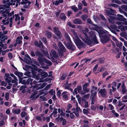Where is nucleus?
Masks as SVG:
<instances>
[{
  "mask_svg": "<svg viewBox=\"0 0 127 127\" xmlns=\"http://www.w3.org/2000/svg\"><path fill=\"white\" fill-rule=\"evenodd\" d=\"M83 35L80 36V38L87 45H91L92 41L96 44H98L99 42L96 39V35L93 32H88L87 28L83 31Z\"/></svg>",
  "mask_w": 127,
  "mask_h": 127,
  "instance_id": "1",
  "label": "nucleus"
},
{
  "mask_svg": "<svg viewBox=\"0 0 127 127\" xmlns=\"http://www.w3.org/2000/svg\"><path fill=\"white\" fill-rule=\"evenodd\" d=\"M99 36L100 41L103 44H105L107 42L110 40V38L108 35L111 36L109 32L105 30H99L98 32Z\"/></svg>",
  "mask_w": 127,
  "mask_h": 127,
  "instance_id": "2",
  "label": "nucleus"
},
{
  "mask_svg": "<svg viewBox=\"0 0 127 127\" xmlns=\"http://www.w3.org/2000/svg\"><path fill=\"white\" fill-rule=\"evenodd\" d=\"M15 4L14 2L13 3H11L10 2H7L6 4L4 5H1V9H5V10H1V16H3L5 17V19H6L7 18V15L9 12V6L13 5H14Z\"/></svg>",
  "mask_w": 127,
  "mask_h": 127,
  "instance_id": "3",
  "label": "nucleus"
},
{
  "mask_svg": "<svg viewBox=\"0 0 127 127\" xmlns=\"http://www.w3.org/2000/svg\"><path fill=\"white\" fill-rule=\"evenodd\" d=\"M73 39L75 44L78 48H85L86 46V45L81 41L78 36L74 37Z\"/></svg>",
  "mask_w": 127,
  "mask_h": 127,
  "instance_id": "4",
  "label": "nucleus"
},
{
  "mask_svg": "<svg viewBox=\"0 0 127 127\" xmlns=\"http://www.w3.org/2000/svg\"><path fill=\"white\" fill-rule=\"evenodd\" d=\"M102 97H106L107 95V92L106 89H101L98 92Z\"/></svg>",
  "mask_w": 127,
  "mask_h": 127,
  "instance_id": "5",
  "label": "nucleus"
},
{
  "mask_svg": "<svg viewBox=\"0 0 127 127\" xmlns=\"http://www.w3.org/2000/svg\"><path fill=\"white\" fill-rule=\"evenodd\" d=\"M66 46L67 48L71 50L74 51L76 49L75 46L73 44V43L71 41L67 43Z\"/></svg>",
  "mask_w": 127,
  "mask_h": 127,
  "instance_id": "6",
  "label": "nucleus"
},
{
  "mask_svg": "<svg viewBox=\"0 0 127 127\" xmlns=\"http://www.w3.org/2000/svg\"><path fill=\"white\" fill-rule=\"evenodd\" d=\"M54 31L55 34L59 38H61L62 36V34L58 27H55L54 28Z\"/></svg>",
  "mask_w": 127,
  "mask_h": 127,
  "instance_id": "7",
  "label": "nucleus"
},
{
  "mask_svg": "<svg viewBox=\"0 0 127 127\" xmlns=\"http://www.w3.org/2000/svg\"><path fill=\"white\" fill-rule=\"evenodd\" d=\"M81 112L82 110H81L80 108L77 105L76 109V111H73V113L75 114L76 117H79V114Z\"/></svg>",
  "mask_w": 127,
  "mask_h": 127,
  "instance_id": "8",
  "label": "nucleus"
},
{
  "mask_svg": "<svg viewBox=\"0 0 127 127\" xmlns=\"http://www.w3.org/2000/svg\"><path fill=\"white\" fill-rule=\"evenodd\" d=\"M50 55L55 59H57L59 57L58 54L54 50H52L50 53Z\"/></svg>",
  "mask_w": 127,
  "mask_h": 127,
  "instance_id": "9",
  "label": "nucleus"
},
{
  "mask_svg": "<svg viewBox=\"0 0 127 127\" xmlns=\"http://www.w3.org/2000/svg\"><path fill=\"white\" fill-rule=\"evenodd\" d=\"M58 46L59 48L60 51L63 52L65 51L66 49L61 42H58Z\"/></svg>",
  "mask_w": 127,
  "mask_h": 127,
  "instance_id": "10",
  "label": "nucleus"
},
{
  "mask_svg": "<svg viewBox=\"0 0 127 127\" xmlns=\"http://www.w3.org/2000/svg\"><path fill=\"white\" fill-rule=\"evenodd\" d=\"M116 19L117 20L120 21H125L126 20V18H124L123 15L119 14H117Z\"/></svg>",
  "mask_w": 127,
  "mask_h": 127,
  "instance_id": "11",
  "label": "nucleus"
},
{
  "mask_svg": "<svg viewBox=\"0 0 127 127\" xmlns=\"http://www.w3.org/2000/svg\"><path fill=\"white\" fill-rule=\"evenodd\" d=\"M45 59L43 58V57H38V59L40 64L42 65H44L45 64L44 63L45 62Z\"/></svg>",
  "mask_w": 127,
  "mask_h": 127,
  "instance_id": "12",
  "label": "nucleus"
},
{
  "mask_svg": "<svg viewBox=\"0 0 127 127\" xmlns=\"http://www.w3.org/2000/svg\"><path fill=\"white\" fill-rule=\"evenodd\" d=\"M67 92L65 91L63 92L62 94V95L63 96L64 99L66 100L68 99V96Z\"/></svg>",
  "mask_w": 127,
  "mask_h": 127,
  "instance_id": "13",
  "label": "nucleus"
},
{
  "mask_svg": "<svg viewBox=\"0 0 127 127\" xmlns=\"http://www.w3.org/2000/svg\"><path fill=\"white\" fill-rule=\"evenodd\" d=\"M121 87L122 89V92L123 94H125L127 90L126 88L125 87L124 83L123 81L122 82Z\"/></svg>",
  "mask_w": 127,
  "mask_h": 127,
  "instance_id": "14",
  "label": "nucleus"
},
{
  "mask_svg": "<svg viewBox=\"0 0 127 127\" xmlns=\"http://www.w3.org/2000/svg\"><path fill=\"white\" fill-rule=\"evenodd\" d=\"M90 92L91 93V96L92 97V98H93L96 96L97 93V92L94 91V90L93 89H92L91 91Z\"/></svg>",
  "mask_w": 127,
  "mask_h": 127,
  "instance_id": "15",
  "label": "nucleus"
},
{
  "mask_svg": "<svg viewBox=\"0 0 127 127\" xmlns=\"http://www.w3.org/2000/svg\"><path fill=\"white\" fill-rule=\"evenodd\" d=\"M118 28L121 31H125L127 30V26L124 25L119 26L118 27Z\"/></svg>",
  "mask_w": 127,
  "mask_h": 127,
  "instance_id": "16",
  "label": "nucleus"
},
{
  "mask_svg": "<svg viewBox=\"0 0 127 127\" xmlns=\"http://www.w3.org/2000/svg\"><path fill=\"white\" fill-rule=\"evenodd\" d=\"M73 23L75 24H79L81 25L82 24V22L81 20L78 18L74 20L73 22Z\"/></svg>",
  "mask_w": 127,
  "mask_h": 127,
  "instance_id": "17",
  "label": "nucleus"
},
{
  "mask_svg": "<svg viewBox=\"0 0 127 127\" xmlns=\"http://www.w3.org/2000/svg\"><path fill=\"white\" fill-rule=\"evenodd\" d=\"M117 46L120 49H122L123 44L122 43L118 41H117L115 42Z\"/></svg>",
  "mask_w": 127,
  "mask_h": 127,
  "instance_id": "18",
  "label": "nucleus"
},
{
  "mask_svg": "<svg viewBox=\"0 0 127 127\" xmlns=\"http://www.w3.org/2000/svg\"><path fill=\"white\" fill-rule=\"evenodd\" d=\"M32 80H33L31 78H29L25 82L24 84H28L30 83L31 85H32Z\"/></svg>",
  "mask_w": 127,
  "mask_h": 127,
  "instance_id": "19",
  "label": "nucleus"
},
{
  "mask_svg": "<svg viewBox=\"0 0 127 127\" xmlns=\"http://www.w3.org/2000/svg\"><path fill=\"white\" fill-rule=\"evenodd\" d=\"M60 18L63 21L65 20L66 19V16L64 13H61L60 15Z\"/></svg>",
  "mask_w": 127,
  "mask_h": 127,
  "instance_id": "20",
  "label": "nucleus"
},
{
  "mask_svg": "<svg viewBox=\"0 0 127 127\" xmlns=\"http://www.w3.org/2000/svg\"><path fill=\"white\" fill-rule=\"evenodd\" d=\"M64 36L67 42H70V41H71L70 40V37L68 34L66 33H65L64 34Z\"/></svg>",
  "mask_w": 127,
  "mask_h": 127,
  "instance_id": "21",
  "label": "nucleus"
},
{
  "mask_svg": "<svg viewBox=\"0 0 127 127\" xmlns=\"http://www.w3.org/2000/svg\"><path fill=\"white\" fill-rule=\"evenodd\" d=\"M37 94L36 92H34L30 96V98L32 100H35V96Z\"/></svg>",
  "mask_w": 127,
  "mask_h": 127,
  "instance_id": "22",
  "label": "nucleus"
},
{
  "mask_svg": "<svg viewBox=\"0 0 127 127\" xmlns=\"http://www.w3.org/2000/svg\"><path fill=\"white\" fill-rule=\"evenodd\" d=\"M2 48L4 50L6 48V47L5 46V45L3 44H0V55L2 51Z\"/></svg>",
  "mask_w": 127,
  "mask_h": 127,
  "instance_id": "23",
  "label": "nucleus"
},
{
  "mask_svg": "<svg viewBox=\"0 0 127 127\" xmlns=\"http://www.w3.org/2000/svg\"><path fill=\"white\" fill-rule=\"evenodd\" d=\"M48 75V73L45 71H42L41 73V76L45 78Z\"/></svg>",
  "mask_w": 127,
  "mask_h": 127,
  "instance_id": "24",
  "label": "nucleus"
},
{
  "mask_svg": "<svg viewBox=\"0 0 127 127\" xmlns=\"http://www.w3.org/2000/svg\"><path fill=\"white\" fill-rule=\"evenodd\" d=\"M32 60H30L28 58L25 57L24 58V61L28 64H30L31 63Z\"/></svg>",
  "mask_w": 127,
  "mask_h": 127,
  "instance_id": "25",
  "label": "nucleus"
},
{
  "mask_svg": "<svg viewBox=\"0 0 127 127\" xmlns=\"http://www.w3.org/2000/svg\"><path fill=\"white\" fill-rule=\"evenodd\" d=\"M83 89L84 91L85 92H82L81 93V95H84L86 93L90 91L89 88H87Z\"/></svg>",
  "mask_w": 127,
  "mask_h": 127,
  "instance_id": "26",
  "label": "nucleus"
},
{
  "mask_svg": "<svg viewBox=\"0 0 127 127\" xmlns=\"http://www.w3.org/2000/svg\"><path fill=\"white\" fill-rule=\"evenodd\" d=\"M111 50L112 51L113 53L115 54H116L119 51V49L118 48H116L115 49L113 48Z\"/></svg>",
  "mask_w": 127,
  "mask_h": 127,
  "instance_id": "27",
  "label": "nucleus"
},
{
  "mask_svg": "<svg viewBox=\"0 0 127 127\" xmlns=\"http://www.w3.org/2000/svg\"><path fill=\"white\" fill-rule=\"evenodd\" d=\"M52 33L51 32H49L48 31H47L46 32L45 34L48 38H50L52 36Z\"/></svg>",
  "mask_w": 127,
  "mask_h": 127,
  "instance_id": "28",
  "label": "nucleus"
},
{
  "mask_svg": "<svg viewBox=\"0 0 127 127\" xmlns=\"http://www.w3.org/2000/svg\"><path fill=\"white\" fill-rule=\"evenodd\" d=\"M120 35L122 37H124L125 38H126L127 36V34L126 32H122L120 34Z\"/></svg>",
  "mask_w": 127,
  "mask_h": 127,
  "instance_id": "29",
  "label": "nucleus"
},
{
  "mask_svg": "<svg viewBox=\"0 0 127 127\" xmlns=\"http://www.w3.org/2000/svg\"><path fill=\"white\" fill-rule=\"evenodd\" d=\"M21 112L20 109H16L13 110V113L17 114H19Z\"/></svg>",
  "mask_w": 127,
  "mask_h": 127,
  "instance_id": "30",
  "label": "nucleus"
},
{
  "mask_svg": "<svg viewBox=\"0 0 127 127\" xmlns=\"http://www.w3.org/2000/svg\"><path fill=\"white\" fill-rule=\"evenodd\" d=\"M35 54L36 56H38V57H41L43 56V55L41 53L38 51H36L35 52Z\"/></svg>",
  "mask_w": 127,
  "mask_h": 127,
  "instance_id": "31",
  "label": "nucleus"
},
{
  "mask_svg": "<svg viewBox=\"0 0 127 127\" xmlns=\"http://www.w3.org/2000/svg\"><path fill=\"white\" fill-rule=\"evenodd\" d=\"M71 8L75 12H77L78 11V9L75 6V5L72 6Z\"/></svg>",
  "mask_w": 127,
  "mask_h": 127,
  "instance_id": "32",
  "label": "nucleus"
},
{
  "mask_svg": "<svg viewBox=\"0 0 127 127\" xmlns=\"http://www.w3.org/2000/svg\"><path fill=\"white\" fill-rule=\"evenodd\" d=\"M27 115V113L24 111H22L21 114V115L22 118L25 117Z\"/></svg>",
  "mask_w": 127,
  "mask_h": 127,
  "instance_id": "33",
  "label": "nucleus"
},
{
  "mask_svg": "<svg viewBox=\"0 0 127 127\" xmlns=\"http://www.w3.org/2000/svg\"><path fill=\"white\" fill-rule=\"evenodd\" d=\"M83 6L82 4L80 2H79L78 5V10H81L82 9V6Z\"/></svg>",
  "mask_w": 127,
  "mask_h": 127,
  "instance_id": "34",
  "label": "nucleus"
},
{
  "mask_svg": "<svg viewBox=\"0 0 127 127\" xmlns=\"http://www.w3.org/2000/svg\"><path fill=\"white\" fill-rule=\"evenodd\" d=\"M88 16L87 15H83L81 16V18L83 21H85L87 18Z\"/></svg>",
  "mask_w": 127,
  "mask_h": 127,
  "instance_id": "35",
  "label": "nucleus"
},
{
  "mask_svg": "<svg viewBox=\"0 0 127 127\" xmlns=\"http://www.w3.org/2000/svg\"><path fill=\"white\" fill-rule=\"evenodd\" d=\"M39 98L41 99L43 101H46L47 100V99H46V98L43 95L40 96L39 97Z\"/></svg>",
  "mask_w": 127,
  "mask_h": 127,
  "instance_id": "36",
  "label": "nucleus"
},
{
  "mask_svg": "<svg viewBox=\"0 0 127 127\" xmlns=\"http://www.w3.org/2000/svg\"><path fill=\"white\" fill-rule=\"evenodd\" d=\"M77 90L78 93L81 94L82 92V87L80 86H79L77 88Z\"/></svg>",
  "mask_w": 127,
  "mask_h": 127,
  "instance_id": "37",
  "label": "nucleus"
},
{
  "mask_svg": "<svg viewBox=\"0 0 127 127\" xmlns=\"http://www.w3.org/2000/svg\"><path fill=\"white\" fill-rule=\"evenodd\" d=\"M89 109L87 108V109H84L83 110V112L84 114H87L88 113V110Z\"/></svg>",
  "mask_w": 127,
  "mask_h": 127,
  "instance_id": "38",
  "label": "nucleus"
},
{
  "mask_svg": "<svg viewBox=\"0 0 127 127\" xmlns=\"http://www.w3.org/2000/svg\"><path fill=\"white\" fill-rule=\"evenodd\" d=\"M70 31L74 34L75 36V37L78 36L77 33L75 32L74 30L71 29H70Z\"/></svg>",
  "mask_w": 127,
  "mask_h": 127,
  "instance_id": "39",
  "label": "nucleus"
},
{
  "mask_svg": "<svg viewBox=\"0 0 127 127\" xmlns=\"http://www.w3.org/2000/svg\"><path fill=\"white\" fill-rule=\"evenodd\" d=\"M15 16L16 17L15 19V21H17V20H20V17L19 16L18 14H15Z\"/></svg>",
  "mask_w": 127,
  "mask_h": 127,
  "instance_id": "40",
  "label": "nucleus"
},
{
  "mask_svg": "<svg viewBox=\"0 0 127 127\" xmlns=\"http://www.w3.org/2000/svg\"><path fill=\"white\" fill-rule=\"evenodd\" d=\"M64 52L61 51H60L59 52V55L61 58H62L64 56V54L63 52Z\"/></svg>",
  "mask_w": 127,
  "mask_h": 127,
  "instance_id": "41",
  "label": "nucleus"
},
{
  "mask_svg": "<svg viewBox=\"0 0 127 127\" xmlns=\"http://www.w3.org/2000/svg\"><path fill=\"white\" fill-rule=\"evenodd\" d=\"M49 93L52 95L55 94V91H53V89H51L49 91Z\"/></svg>",
  "mask_w": 127,
  "mask_h": 127,
  "instance_id": "42",
  "label": "nucleus"
},
{
  "mask_svg": "<svg viewBox=\"0 0 127 127\" xmlns=\"http://www.w3.org/2000/svg\"><path fill=\"white\" fill-rule=\"evenodd\" d=\"M42 41L44 43H45L46 44H47V39L45 37H43L41 39Z\"/></svg>",
  "mask_w": 127,
  "mask_h": 127,
  "instance_id": "43",
  "label": "nucleus"
},
{
  "mask_svg": "<svg viewBox=\"0 0 127 127\" xmlns=\"http://www.w3.org/2000/svg\"><path fill=\"white\" fill-rule=\"evenodd\" d=\"M45 62L50 65H51L52 64V63L49 60H47L46 59H45Z\"/></svg>",
  "mask_w": 127,
  "mask_h": 127,
  "instance_id": "44",
  "label": "nucleus"
},
{
  "mask_svg": "<svg viewBox=\"0 0 127 127\" xmlns=\"http://www.w3.org/2000/svg\"><path fill=\"white\" fill-rule=\"evenodd\" d=\"M89 84L88 83H85L83 85V89L87 88V87L88 86Z\"/></svg>",
  "mask_w": 127,
  "mask_h": 127,
  "instance_id": "45",
  "label": "nucleus"
},
{
  "mask_svg": "<svg viewBox=\"0 0 127 127\" xmlns=\"http://www.w3.org/2000/svg\"><path fill=\"white\" fill-rule=\"evenodd\" d=\"M87 21L89 23L94 26V25L93 24V22L91 21L90 18H88L87 19Z\"/></svg>",
  "mask_w": 127,
  "mask_h": 127,
  "instance_id": "46",
  "label": "nucleus"
},
{
  "mask_svg": "<svg viewBox=\"0 0 127 127\" xmlns=\"http://www.w3.org/2000/svg\"><path fill=\"white\" fill-rule=\"evenodd\" d=\"M67 24L72 28H73L75 27V26L74 25H72L70 22H68L67 23Z\"/></svg>",
  "mask_w": 127,
  "mask_h": 127,
  "instance_id": "47",
  "label": "nucleus"
},
{
  "mask_svg": "<svg viewBox=\"0 0 127 127\" xmlns=\"http://www.w3.org/2000/svg\"><path fill=\"white\" fill-rule=\"evenodd\" d=\"M110 11H111L110 15H113L115 13V11L111 8L110 9Z\"/></svg>",
  "mask_w": 127,
  "mask_h": 127,
  "instance_id": "48",
  "label": "nucleus"
},
{
  "mask_svg": "<svg viewBox=\"0 0 127 127\" xmlns=\"http://www.w3.org/2000/svg\"><path fill=\"white\" fill-rule=\"evenodd\" d=\"M14 14V11H12L11 12L8 13L7 14V16L8 17L11 16L13 14Z\"/></svg>",
  "mask_w": 127,
  "mask_h": 127,
  "instance_id": "49",
  "label": "nucleus"
},
{
  "mask_svg": "<svg viewBox=\"0 0 127 127\" xmlns=\"http://www.w3.org/2000/svg\"><path fill=\"white\" fill-rule=\"evenodd\" d=\"M44 90H39V94L40 95H41L43 94L44 92Z\"/></svg>",
  "mask_w": 127,
  "mask_h": 127,
  "instance_id": "50",
  "label": "nucleus"
},
{
  "mask_svg": "<svg viewBox=\"0 0 127 127\" xmlns=\"http://www.w3.org/2000/svg\"><path fill=\"white\" fill-rule=\"evenodd\" d=\"M100 18L102 20L105 21H106V19L104 16L102 15H100Z\"/></svg>",
  "mask_w": 127,
  "mask_h": 127,
  "instance_id": "51",
  "label": "nucleus"
},
{
  "mask_svg": "<svg viewBox=\"0 0 127 127\" xmlns=\"http://www.w3.org/2000/svg\"><path fill=\"white\" fill-rule=\"evenodd\" d=\"M66 77V75L64 74H63L61 76V79L62 80H64Z\"/></svg>",
  "mask_w": 127,
  "mask_h": 127,
  "instance_id": "52",
  "label": "nucleus"
},
{
  "mask_svg": "<svg viewBox=\"0 0 127 127\" xmlns=\"http://www.w3.org/2000/svg\"><path fill=\"white\" fill-rule=\"evenodd\" d=\"M26 87L25 85L22 86L20 88L19 90L22 91L23 90H24V89H25Z\"/></svg>",
  "mask_w": 127,
  "mask_h": 127,
  "instance_id": "53",
  "label": "nucleus"
},
{
  "mask_svg": "<svg viewBox=\"0 0 127 127\" xmlns=\"http://www.w3.org/2000/svg\"><path fill=\"white\" fill-rule=\"evenodd\" d=\"M9 93H6L5 94V98L7 100L9 99Z\"/></svg>",
  "mask_w": 127,
  "mask_h": 127,
  "instance_id": "54",
  "label": "nucleus"
},
{
  "mask_svg": "<svg viewBox=\"0 0 127 127\" xmlns=\"http://www.w3.org/2000/svg\"><path fill=\"white\" fill-rule=\"evenodd\" d=\"M43 44L41 41H39V46L38 47H41L42 48L43 47Z\"/></svg>",
  "mask_w": 127,
  "mask_h": 127,
  "instance_id": "55",
  "label": "nucleus"
},
{
  "mask_svg": "<svg viewBox=\"0 0 127 127\" xmlns=\"http://www.w3.org/2000/svg\"><path fill=\"white\" fill-rule=\"evenodd\" d=\"M110 30L113 33H114L115 35H117V33L115 31L112 29H110Z\"/></svg>",
  "mask_w": 127,
  "mask_h": 127,
  "instance_id": "56",
  "label": "nucleus"
},
{
  "mask_svg": "<svg viewBox=\"0 0 127 127\" xmlns=\"http://www.w3.org/2000/svg\"><path fill=\"white\" fill-rule=\"evenodd\" d=\"M74 113H73V112L72 113H70V117L71 119H73L74 118L75 116L74 115Z\"/></svg>",
  "mask_w": 127,
  "mask_h": 127,
  "instance_id": "57",
  "label": "nucleus"
},
{
  "mask_svg": "<svg viewBox=\"0 0 127 127\" xmlns=\"http://www.w3.org/2000/svg\"><path fill=\"white\" fill-rule=\"evenodd\" d=\"M108 75V73L106 72L102 74L103 77L104 78L106 75Z\"/></svg>",
  "mask_w": 127,
  "mask_h": 127,
  "instance_id": "58",
  "label": "nucleus"
},
{
  "mask_svg": "<svg viewBox=\"0 0 127 127\" xmlns=\"http://www.w3.org/2000/svg\"><path fill=\"white\" fill-rule=\"evenodd\" d=\"M62 90H59L57 92V95H58L59 97L61 95V92H62Z\"/></svg>",
  "mask_w": 127,
  "mask_h": 127,
  "instance_id": "59",
  "label": "nucleus"
},
{
  "mask_svg": "<svg viewBox=\"0 0 127 127\" xmlns=\"http://www.w3.org/2000/svg\"><path fill=\"white\" fill-rule=\"evenodd\" d=\"M53 46L54 48L56 50H58V47L57 46L56 44L55 43H54L53 45Z\"/></svg>",
  "mask_w": 127,
  "mask_h": 127,
  "instance_id": "60",
  "label": "nucleus"
},
{
  "mask_svg": "<svg viewBox=\"0 0 127 127\" xmlns=\"http://www.w3.org/2000/svg\"><path fill=\"white\" fill-rule=\"evenodd\" d=\"M54 2H53V4H55V5H58L60 3V2L58 0H57L55 1V3H54Z\"/></svg>",
  "mask_w": 127,
  "mask_h": 127,
  "instance_id": "61",
  "label": "nucleus"
},
{
  "mask_svg": "<svg viewBox=\"0 0 127 127\" xmlns=\"http://www.w3.org/2000/svg\"><path fill=\"white\" fill-rule=\"evenodd\" d=\"M98 67V64H97L93 69V70L94 71H96Z\"/></svg>",
  "mask_w": 127,
  "mask_h": 127,
  "instance_id": "62",
  "label": "nucleus"
},
{
  "mask_svg": "<svg viewBox=\"0 0 127 127\" xmlns=\"http://www.w3.org/2000/svg\"><path fill=\"white\" fill-rule=\"evenodd\" d=\"M82 3L84 4L85 6H86L87 5V4L84 0H83L82 1Z\"/></svg>",
  "mask_w": 127,
  "mask_h": 127,
  "instance_id": "63",
  "label": "nucleus"
},
{
  "mask_svg": "<svg viewBox=\"0 0 127 127\" xmlns=\"http://www.w3.org/2000/svg\"><path fill=\"white\" fill-rule=\"evenodd\" d=\"M123 9H124L126 11H127V6L126 5H123L122 6Z\"/></svg>",
  "mask_w": 127,
  "mask_h": 127,
  "instance_id": "64",
  "label": "nucleus"
}]
</instances>
